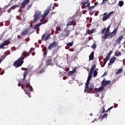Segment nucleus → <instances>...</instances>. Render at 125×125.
Masks as SVG:
<instances>
[{
	"instance_id": "0eeeda50",
	"label": "nucleus",
	"mask_w": 125,
	"mask_h": 125,
	"mask_svg": "<svg viewBox=\"0 0 125 125\" xmlns=\"http://www.w3.org/2000/svg\"><path fill=\"white\" fill-rule=\"evenodd\" d=\"M21 70H22V71H25L24 73H23V78L22 79V81H24V79L26 78V76H27V73H29L30 70L29 68H21Z\"/></svg>"
},
{
	"instance_id": "c85d7f7f",
	"label": "nucleus",
	"mask_w": 125,
	"mask_h": 125,
	"mask_svg": "<svg viewBox=\"0 0 125 125\" xmlns=\"http://www.w3.org/2000/svg\"><path fill=\"white\" fill-rule=\"evenodd\" d=\"M73 22H75V21L73 20V21H71L68 22L67 23V26H71V25H73Z\"/></svg>"
},
{
	"instance_id": "6e6552de",
	"label": "nucleus",
	"mask_w": 125,
	"mask_h": 125,
	"mask_svg": "<svg viewBox=\"0 0 125 125\" xmlns=\"http://www.w3.org/2000/svg\"><path fill=\"white\" fill-rule=\"evenodd\" d=\"M117 31H118V28H116L115 29L113 30L112 32H111V33H109L108 39H111L113 38V37H115V36L116 35V34H117Z\"/></svg>"
},
{
	"instance_id": "6ab92c4d",
	"label": "nucleus",
	"mask_w": 125,
	"mask_h": 125,
	"mask_svg": "<svg viewBox=\"0 0 125 125\" xmlns=\"http://www.w3.org/2000/svg\"><path fill=\"white\" fill-rule=\"evenodd\" d=\"M51 63H52V60H48L46 62V65L47 66H50L52 64Z\"/></svg>"
},
{
	"instance_id": "f3484780",
	"label": "nucleus",
	"mask_w": 125,
	"mask_h": 125,
	"mask_svg": "<svg viewBox=\"0 0 125 125\" xmlns=\"http://www.w3.org/2000/svg\"><path fill=\"white\" fill-rule=\"evenodd\" d=\"M124 39V36L123 35L120 36L118 39H117V42L120 44L121 43V42Z\"/></svg>"
},
{
	"instance_id": "5fc2aeb1",
	"label": "nucleus",
	"mask_w": 125,
	"mask_h": 125,
	"mask_svg": "<svg viewBox=\"0 0 125 125\" xmlns=\"http://www.w3.org/2000/svg\"><path fill=\"white\" fill-rule=\"evenodd\" d=\"M93 8H94V7L91 6L90 7V9H93Z\"/></svg>"
},
{
	"instance_id": "9b49d317",
	"label": "nucleus",
	"mask_w": 125,
	"mask_h": 125,
	"mask_svg": "<svg viewBox=\"0 0 125 125\" xmlns=\"http://www.w3.org/2000/svg\"><path fill=\"white\" fill-rule=\"evenodd\" d=\"M70 34V30H65L63 32H62V37H64V38H67L68 36H69V34Z\"/></svg>"
},
{
	"instance_id": "7c9ffc66",
	"label": "nucleus",
	"mask_w": 125,
	"mask_h": 125,
	"mask_svg": "<svg viewBox=\"0 0 125 125\" xmlns=\"http://www.w3.org/2000/svg\"><path fill=\"white\" fill-rule=\"evenodd\" d=\"M110 59V57H109V56H106L105 58L104 59L105 61L106 62H107L108 61V60H109Z\"/></svg>"
},
{
	"instance_id": "864d4df0",
	"label": "nucleus",
	"mask_w": 125,
	"mask_h": 125,
	"mask_svg": "<svg viewBox=\"0 0 125 125\" xmlns=\"http://www.w3.org/2000/svg\"><path fill=\"white\" fill-rule=\"evenodd\" d=\"M97 4H98V2H95L94 3V5H97Z\"/></svg>"
},
{
	"instance_id": "13d9d810",
	"label": "nucleus",
	"mask_w": 125,
	"mask_h": 125,
	"mask_svg": "<svg viewBox=\"0 0 125 125\" xmlns=\"http://www.w3.org/2000/svg\"><path fill=\"white\" fill-rule=\"evenodd\" d=\"M31 49L30 50V51H29V54H28V56H29V55H30V53H31Z\"/></svg>"
},
{
	"instance_id": "8fccbe9b",
	"label": "nucleus",
	"mask_w": 125,
	"mask_h": 125,
	"mask_svg": "<svg viewBox=\"0 0 125 125\" xmlns=\"http://www.w3.org/2000/svg\"><path fill=\"white\" fill-rule=\"evenodd\" d=\"M87 3V2H83L82 4L83 5H85Z\"/></svg>"
},
{
	"instance_id": "052dcab7",
	"label": "nucleus",
	"mask_w": 125,
	"mask_h": 125,
	"mask_svg": "<svg viewBox=\"0 0 125 125\" xmlns=\"http://www.w3.org/2000/svg\"><path fill=\"white\" fill-rule=\"evenodd\" d=\"M2 60H1V59H0V63H1V62H2Z\"/></svg>"
},
{
	"instance_id": "7ed1b4c3",
	"label": "nucleus",
	"mask_w": 125,
	"mask_h": 125,
	"mask_svg": "<svg viewBox=\"0 0 125 125\" xmlns=\"http://www.w3.org/2000/svg\"><path fill=\"white\" fill-rule=\"evenodd\" d=\"M26 89L24 90L25 93L27 94L29 97H31L30 94H31V92H33V88L32 87V86L30 85V83H26Z\"/></svg>"
},
{
	"instance_id": "9d476101",
	"label": "nucleus",
	"mask_w": 125,
	"mask_h": 125,
	"mask_svg": "<svg viewBox=\"0 0 125 125\" xmlns=\"http://www.w3.org/2000/svg\"><path fill=\"white\" fill-rule=\"evenodd\" d=\"M49 37H50V34H47V33H45L42 36V40L47 41L49 39Z\"/></svg>"
},
{
	"instance_id": "680f3d73",
	"label": "nucleus",
	"mask_w": 125,
	"mask_h": 125,
	"mask_svg": "<svg viewBox=\"0 0 125 125\" xmlns=\"http://www.w3.org/2000/svg\"><path fill=\"white\" fill-rule=\"evenodd\" d=\"M34 55H35V53H32V56H34Z\"/></svg>"
},
{
	"instance_id": "aec40b11",
	"label": "nucleus",
	"mask_w": 125,
	"mask_h": 125,
	"mask_svg": "<svg viewBox=\"0 0 125 125\" xmlns=\"http://www.w3.org/2000/svg\"><path fill=\"white\" fill-rule=\"evenodd\" d=\"M30 2V0H24L21 3L22 6H24V5H26V4H27V3H28V2Z\"/></svg>"
},
{
	"instance_id": "bb28decb",
	"label": "nucleus",
	"mask_w": 125,
	"mask_h": 125,
	"mask_svg": "<svg viewBox=\"0 0 125 125\" xmlns=\"http://www.w3.org/2000/svg\"><path fill=\"white\" fill-rule=\"evenodd\" d=\"M108 18H109L108 17V16L107 15L106 16H104L103 18V21H106V20H107V19H108Z\"/></svg>"
},
{
	"instance_id": "37998d69",
	"label": "nucleus",
	"mask_w": 125,
	"mask_h": 125,
	"mask_svg": "<svg viewBox=\"0 0 125 125\" xmlns=\"http://www.w3.org/2000/svg\"><path fill=\"white\" fill-rule=\"evenodd\" d=\"M106 63H107V62L104 61V64H103V65L102 66V67H104V66H105V65H106Z\"/></svg>"
},
{
	"instance_id": "b1692460",
	"label": "nucleus",
	"mask_w": 125,
	"mask_h": 125,
	"mask_svg": "<svg viewBox=\"0 0 125 125\" xmlns=\"http://www.w3.org/2000/svg\"><path fill=\"white\" fill-rule=\"evenodd\" d=\"M28 32H29V30L28 29H26V30L23 31L21 33L22 36H24L25 35H27V34H28Z\"/></svg>"
},
{
	"instance_id": "de8ad7c7",
	"label": "nucleus",
	"mask_w": 125,
	"mask_h": 125,
	"mask_svg": "<svg viewBox=\"0 0 125 125\" xmlns=\"http://www.w3.org/2000/svg\"><path fill=\"white\" fill-rule=\"evenodd\" d=\"M89 6H90V3H88L86 6V7H89Z\"/></svg>"
},
{
	"instance_id": "ea45409f",
	"label": "nucleus",
	"mask_w": 125,
	"mask_h": 125,
	"mask_svg": "<svg viewBox=\"0 0 125 125\" xmlns=\"http://www.w3.org/2000/svg\"><path fill=\"white\" fill-rule=\"evenodd\" d=\"M113 107H114V106L110 107L107 110H106V112H108V111H110V110L113 109Z\"/></svg>"
},
{
	"instance_id": "ddd939ff",
	"label": "nucleus",
	"mask_w": 125,
	"mask_h": 125,
	"mask_svg": "<svg viewBox=\"0 0 125 125\" xmlns=\"http://www.w3.org/2000/svg\"><path fill=\"white\" fill-rule=\"evenodd\" d=\"M110 81L104 80L103 82H102V85H103V86L108 85V84H110Z\"/></svg>"
},
{
	"instance_id": "338daca9",
	"label": "nucleus",
	"mask_w": 125,
	"mask_h": 125,
	"mask_svg": "<svg viewBox=\"0 0 125 125\" xmlns=\"http://www.w3.org/2000/svg\"><path fill=\"white\" fill-rule=\"evenodd\" d=\"M20 11H21V10H19V12H20Z\"/></svg>"
},
{
	"instance_id": "6e6d98bb",
	"label": "nucleus",
	"mask_w": 125,
	"mask_h": 125,
	"mask_svg": "<svg viewBox=\"0 0 125 125\" xmlns=\"http://www.w3.org/2000/svg\"><path fill=\"white\" fill-rule=\"evenodd\" d=\"M107 75V73L105 72L104 73L103 76H106Z\"/></svg>"
},
{
	"instance_id": "a18cd8bd",
	"label": "nucleus",
	"mask_w": 125,
	"mask_h": 125,
	"mask_svg": "<svg viewBox=\"0 0 125 125\" xmlns=\"http://www.w3.org/2000/svg\"><path fill=\"white\" fill-rule=\"evenodd\" d=\"M23 56H27V55H28V54H27V53H26V52H23Z\"/></svg>"
},
{
	"instance_id": "e433bc0d",
	"label": "nucleus",
	"mask_w": 125,
	"mask_h": 125,
	"mask_svg": "<svg viewBox=\"0 0 125 125\" xmlns=\"http://www.w3.org/2000/svg\"><path fill=\"white\" fill-rule=\"evenodd\" d=\"M110 27H111V25H109L106 30L105 32H110Z\"/></svg>"
},
{
	"instance_id": "cd10ccee",
	"label": "nucleus",
	"mask_w": 125,
	"mask_h": 125,
	"mask_svg": "<svg viewBox=\"0 0 125 125\" xmlns=\"http://www.w3.org/2000/svg\"><path fill=\"white\" fill-rule=\"evenodd\" d=\"M118 4H119V6H120V7H122V6L124 5V1H120Z\"/></svg>"
},
{
	"instance_id": "bf43d9fd",
	"label": "nucleus",
	"mask_w": 125,
	"mask_h": 125,
	"mask_svg": "<svg viewBox=\"0 0 125 125\" xmlns=\"http://www.w3.org/2000/svg\"><path fill=\"white\" fill-rule=\"evenodd\" d=\"M107 15V13H104V15Z\"/></svg>"
},
{
	"instance_id": "49530a36",
	"label": "nucleus",
	"mask_w": 125,
	"mask_h": 125,
	"mask_svg": "<svg viewBox=\"0 0 125 125\" xmlns=\"http://www.w3.org/2000/svg\"><path fill=\"white\" fill-rule=\"evenodd\" d=\"M108 0H103L102 3H106V1H107Z\"/></svg>"
},
{
	"instance_id": "603ef678",
	"label": "nucleus",
	"mask_w": 125,
	"mask_h": 125,
	"mask_svg": "<svg viewBox=\"0 0 125 125\" xmlns=\"http://www.w3.org/2000/svg\"><path fill=\"white\" fill-rule=\"evenodd\" d=\"M38 42H39V43L40 44H41V43H42V41L39 40V41H38Z\"/></svg>"
},
{
	"instance_id": "2f4dec72",
	"label": "nucleus",
	"mask_w": 125,
	"mask_h": 125,
	"mask_svg": "<svg viewBox=\"0 0 125 125\" xmlns=\"http://www.w3.org/2000/svg\"><path fill=\"white\" fill-rule=\"evenodd\" d=\"M73 44H74V43L73 42H70L67 44V46H72V45H73Z\"/></svg>"
},
{
	"instance_id": "f257e3e1",
	"label": "nucleus",
	"mask_w": 125,
	"mask_h": 125,
	"mask_svg": "<svg viewBox=\"0 0 125 125\" xmlns=\"http://www.w3.org/2000/svg\"><path fill=\"white\" fill-rule=\"evenodd\" d=\"M91 78L88 77L87 82L85 83L84 92H87V93H90V91L94 88V85L92 83H89Z\"/></svg>"
},
{
	"instance_id": "dca6fc26",
	"label": "nucleus",
	"mask_w": 125,
	"mask_h": 125,
	"mask_svg": "<svg viewBox=\"0 0 125 125\" xmlns=\"http://www.w3.org/2000/svg\"><path fill=\"white\" fill-rule=\"evenodd\" d=\"M56 42H54L53 43H52L48 47V48L49 49H52L53 47H56Z\"/></svg>"
},
{
	"instance_id": "4be33fe9",
	"label": "nucleus",
	"mask_w": 125,
	"mask_h": 125,
	"mask_svg": "<svg viewBox=\"0 0 125 125\" xmlns=\"http://www.w3.org/2000/svg\"><path fill=\"white\" fill-rule=\"evenodd\" d=\"M115 56H117V57H118V56H121V55H122V54L121 52L116 51L115 52Z\"/></svg>"
},
{
	"instance_id": "e2e57ef3",
	"label": "nucleus",
	"mask_w": 125,
	"mask_h": 125,
	"mask_svg": "<svg viewBox=\"0 0 125 125\" xmlns=\"http://www.w3.org/2000/svg\"><path fill=\"white\" fill-rule=\"evenodd\" d=\"M95 120H96V119H95L94 120V121L92 122V123H93V122H94V121H95Z\"/></svg>"
},
{
	"instance_id": "774afa93",
	"label": "nucleus",
	"mask_w": 125,
	"mask_h": 125,
	"mask_svg": "<svg viewBox=\"0 0 125 125\" xmlns=\"http://www.w3.org/2000/svg\"><path fill=\"white\" fill-rule=\"evenodd\" d=\"M56 6H58V5H56Z\"/></svg>"
},
{
	"instance_id": "20e7f679",
	"label": "nucleus",
	"mask_w": 125,
	"mask_h": 125,
	"mask_svg": "<svg viewBox=\"0 0 125 125\" xmlns=\"http://www.w3.org/2000/svg\"><path fill=\"white\" fill-rule=\"evenodd\" d=\"M23 59H25V58L21 57L18 60L14 63L13 66L16 67V68H18V67L22 66V64L24 63V61H23Z\"/></svg>"
},
{
	"instance_id": "3c124183",
	"label": "nucleus",
	"mask_w": 125,
	"mask_h": 125,
	"mask_svg": "<svg viewBox=\"0 0 125 125\" xmlns=\"http://www.w3.org/2000/svg\"><path fill=\"white\" fill-rule=\"evenodd\" d=\"M32 7V4L29 5L27 8V9L29 10V8H31V7Z\"/></svg>"
},
{
	"instance_id": "412c9836",
	"label": "nucleus",
	"mask_w": 125,
	"mask_h": 125,
	"mask_svg": "<svg viewBox=\"0 0 125 125\" xmlns=\"http://www.w3.org/2000/svg\"><path fill=\"white\" fill-rule=\"evenodd\" d=\"M116 57L111 58L110 60V63L113 64V63H114V62H115V61H116Z\"/></svg>"
},
{
	"instance_id": "393cba45",
	"label": "nucleus",
	"mask_w": 125,
	"mask_h": 125,
	"mask_svg": "<svg viewBox=\"0 0 125 125\" xmlns=\"http://www.w3.org/2000/svg\"><path fill=\"white\" fill-rule=\"evenodd\" d=\"M123 71V69L120 68L119 69V70L116 73V75H120V74H121V73H122V72Z\"/></svg>"
},
{
	"instance_id": "c9c22d12",
	"label": "nucleus",
	"mask_w": 125,
	"mask_h": 125,
	"mask_svg": "<svg viewBox=\"0 0 125 125\" xmlns=\"http://www.w3.org/2000/svg\"><path fill=\"white\" fill-rule=\"evenodd\" d=\"M112 53H113L112 51H110L108 53V55H107V56H109V57H110V56H111V54H112Z\"/></svg>"
},
{
	"instance_id": "f704fd0d",
	"label": "nucleus",
	"mask_w": 125,
	"mask_h": 125,
	"mask_svg": "<svg viewBox=\"0 0 125 125\" xmlns=\"http://www.w3.org/2000/svg\"><path fill=\"white\" fill-rule=\"evenodd\" d=\"M18 5H14L11 7V9H15V8H16V7H18Z\"/></svg>"
},
{
	"instance_id": "a878e982",
	"label": "nucleus",
	"mask_w": 125,
	"mask_h": 125,
	"mask_svg": "<svg viewBox=\"0 0 125 125\" xmlns=\"http://www.w3.org/2000/svg\"><path fill=\"white\" fill-rule=\"evenodd\" d=\"M74 73H76V69L69 72V75H73V74H74Z\"/></svg>"
},
{
	"instance_id": "5701e85b",
	"label": "nucleus",
	"mask_w": 125,
	"mask_h": 125,
	"mask_svg": "<svg viewBox=\"0 0 125 125\" xmlns=\"http://www.w3.org/2000/svg\"><path fill=\"white\" fill-rule=\"evenodd\" d=\"M96 32V29L93 28L91 29V31L90 32H88L89 35H91V34H93V33Z\"/></svg>"
},
{
	"instance_id": "423d86ee",
	"label": "nucleus",
	"mask_w": 125,
	"mask_h": 125,
	"mask_svg": "<svg viewBox=\"0 0 125 125\" xmlns=\"http://www.w3.org/2000/svg\"><path fill=\"white\" fill-rule=\"evenodd\" d=\"M103 90H104V87L103 86H101L98 89L97 88L95 89V92L97 93L98 97H100V98L102 97V95H99V93L101 92V91H102Z\"/></svg>"
},
{
	"instance_id": "2eb2a0df",
	"label": "nucleus",
	"mask_w": 125,
	"mask_h": 125,
	"mask_svg": "<svg viewBox=\"0 0 125 125\" xmlns=\"http://www.w3.org/2000/svg\"><path fill=\"white\" fill-rule=\"evenodd\" d=\"M109 33H110L109 32L105 31V33H104V36H102V38L104 40H106L107 39H109Z\"/></svg>"
},
{
	"instance_id": "c756f323",
	"label": "nucleus",
	"mask_w": 125,
	"mask_h": 125,
	"mask_svg": "<svg viewBox=\"0 0 125 125\" xmlns=\"http://www.w3.org/2000/svg\"><path fill=\"white\" fill-rule=\"evenodd\" d=\"M97 71H96V70H95L93 72V77H96V76H97Z\"/></svg>"
},
{
	"instance_id": "09e8293b",
	"label": "nucleus",
	"mask_w": 125,
	"mask_h": 125,
	"mask_svg": "<svg viewBox=\"0 0 125 125\" xmlns=\"http://www.w3.org/2000/svg\"><path fill=\"white\" fill-rule=\"evenodd\" d=\"M25 87V85L21 84V88L22 89H24V87Z\"/></svg>"
},
{
	"instance_id": "f8f14e48",
	"label": "nucleus",
	"mask_w": 125,
	"mask_h": 125,
	"mask_svg": "<svg viewBox=\"0 0 125 125\" xmlns=\"http://www.w3.org/2000/svg\"><path fill=\"white\" fill-rule=\"evenodd\" d=\"M36 72H38V74H42L44 72V69L40 66L37 68Z\"/></svg>"
},
{
	"instance_id": "a19ab883",
	"label": "nucleus",
	"mask_w": 125,
	"mask_h": 125,
	"mask_svg": "<svg viewBox=\"0 0 125 125\" xmlns=\"http://www.w3.org/2000/svg\"><path fill=\"white\" fill-rule=\"evenodd\" d=\"M93 48H96V44L95 43H94L93 44Z\"/></svg>"
},
{
	"instance_id": "1a4fd4ad",
	"label": "nucleus",
	"mask_w": 125,
	"mask_h": 125,
	"mask_svg": "<svg viewBox=\"0 0 125 125\" xmlns=\"http://www.w3.org/2000/svg\"><path fill=\"white\" fill-rule=\"evenodd\" d=\"M96 66L95 65H93L90 70V72L89 73L88 78H91V77H92V73H93V71H94V69H95Z\"/></svg>"
},
{
	"instance_id": "4d7b16f0",
	"label": "nucleus",
	"mask_w": 125,
	"mask_h": 125,
	"mask_svg": "<svg viewBox=\"0 0 125 125\" xmlns=\"http://www.w3.org/2000/svg\"><path fill=\"white\" fill-rule=\"evenodd\" d=\"M82 84H83V83H80V84H79V86H80V85H82Z\"/></svg>"
},
{
	"instance_id": "79ce46f5",
	"label": "nucleus",
	"mask_w": 125,
	"mask_h": 125,
	"mask_svg": "<svg viewBox=\"0 0 125 125\" xmlns=\"http://www.w3.org/2000/svg\"><path fill=\"white\" fill-rule=\"evenodd\" d=\"M56 30H57V31H60V30H61V28H60V27L58 26V27L56 28Z\"/></svg>"
},
{
	"instance_id": "69168bd1",
	"label": "nucleus",
	"mask_w": 125,
	"mask_h": 125,
	"mask_svg": "<svg viewBox=\"0 0 125 125\" xmlns=\"http://www.w3.org/2000/svg\"><path fill=\"white\" fill-rule=\"evenodd\" d=\"M1 40V37H0V41Z\"/></svg>"
},
{
	"instance_id": "4468645a",
	"label": "nucleus",
	"mask_w": 125,
	"mask_h": 125,
	"mask_svg": "<svg viewBox=\"0 0 125 125\" xmlns=\"http://www.w3.org/2000/svg\"><path fill=\"white\" fill-rule=\"evenodd\" d=\"M9 42V40L5 41L2 44L0 45V48H3L4 46H5V45H7V44H8Z\"/></svg>"
},
{
	"instance_id": "c03bdc74",
	"label": "nucleus",
	"mask_w": 125,
	"mask_h": 125,
	"mask_svg": "<svg viewBox=\"0 0 125 125\" xmlns=\"http://www.w3.org/2000/svg\"><path fill=\"white\" fill-rule=\"evenodd\" d=\"M105 106H103V111L102 113H106V111H105V108H104Z\"/></svg>"
},
{
	"instance_id": "39448f33",
	"label": "nucleus",
	"mask_w": 125,
	"mask_h": 125,
	"mask_svg": "<svg viewBox=\"0 0 125 125\" xmlns=\"http://www.w3.org/2000/svg\"><path fill=\"white\" fill-rule=\"evenodd\" d=\"M41 16H42V12L40 11H37L35 15L33 16L34 17V22H37L39 19L41 18Z\"/></svg>"
},
{
	"instance_id": "4c0bfd02",
	"label": "nucleus",
	"mask_w": 125,
	"mask_h": 125,
	"mask_svg": "<svg viewBox=\"0 0 125 125\" xmlns=\"http://www.w3.org/2000/svg\"><path fill=\"white\" fill-rule=\"evenodd\" d=\"M107 118V114H104L102 117V119H105Z\"/></svg>"
},
{
	"instance_id": "a211bd4d",
	"label": "nucleus",
	"mask_w": 125,
	"mask_h": 125,
	"mask_svg": "<svg viewBox=\"0 0 125 125\" xmlns=\"http://www.w3.org/2000/svg\"><path fill=\"white\" fill-rule=\"evenodd\" d=\"M89 58L90 60H93V59L94 58V52L93 51L92 53L90 54Z\"/></svg>"
},
{
	"instance_id": "72a5a7b5",
	"label": "nucleus",
	"mask_w": 125,
	"mask_h": 125,
	"mask_svg": "<svg viewBox=\"0 0 125 125\" xmlns=\"http://www.w3.org/2000/svg\"><path fill=\"white\" fill-rule=\"evenodd\" d=\"M106 29L107 28H106V27H105L104 29H103L101 32V34H104L105 33V32H106Z\"/></svg>"
},
{
	"instance_id": "f03ea898",
	"label": "nucleus",
	"mask_w": 125,
	"mask_h": 125,
	"mask_svg": "<svg viewBox=\"0 0 125 125\" xmlns=\"http://www.w3.org/2000/svg\"><path fill=\"white\" fill-rule=\"evenodd\" d=\"M49 11H50V8H48L47 10H45L43 15H42V16L43 21H42V22H40L38 24L35 25L34 26L35 29H36L37 30H38V29H39V27H40V26H41V25H42V24H44V23H46L47 21H44V20H43L45 19L46 16L48 15V13H49Z\"/></svg>"
},
{
	"instance_id": "58836bf2",
	"label": "nucleus",
	"mask_w": 125,
	"mask_h": 125,
	"mask_svg": "<svg viewBox=\"0 0 125 125\" xmlns=\"http://www.w3.org/2000/svg\"><path fill=\"white\" fill-rule=\"evenodd\" d=\"M5 57H6V55H3V56H2L1 57V59H4V58H5Z\"/></svg>"
},
{
	"instance_id": "473e14b6",
	"label": "nucleus",
	"mask_w": 125,
	"mask_h": 125,
	"mask_svg": "<svg viewBox=\"0 0 125 125\" xmlns=\"http://www.w3.org/2000/svg\"><path fill=\"white\" fill-rule=\"evenodd\" d=\"M114 13V11H112V12H110L108 13V15H107V16H108V17H110V16H111V15H112V14H113Z\"/></svg>"
},
{
	"instance_id": "0e129e2a",
	"label": "nucleus",
	"mask_w": 125,
	"mask_h": 125,
	"mask_svg": "<svg viewBox=\"0 0 125 125\" xmlns=\"http://www.w3.org/2000/svg\"><path fill=\"white\" fill-rule=\"evenodd\" d=\"M90 116H92V113H90Z\"/></svg>"
}]
</instances>
